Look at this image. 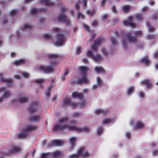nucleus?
Here are the masks:
<instances>
[{
    "label": "nucleus",
    "instance_id": "nucleus-1",
    "mask_svg": "<svg viewBox=\"0 0 158 158\" xmlns=\"http://www.w3.org/2000/svg\"><path fill=\"white\" fill-rule=\"evenodd\" d=\"M68 128L70 130H74L78 132H89V127L88 126H85L83 127H77L76 126H71L67 125H59L56 124L52 128V131L53 132L62 131L63 130Z\"/></svg>",
    "mask_w": 158,
    "mask_h": 158
},
{
    "label": "nucleus",
    "instance_id": "nucleus-2",
    "mask_svg": "<svg viewBox=\"0 0 158 158\" xmlns=\"http://www.w3.org/2000/svg\"><path fill=\"white\" fill-rule=\"evenodd\" d=\"M79 69L81 73V77L78 78L75 83L79 85H81L83 83L87 84L88 81L87 77V75L89 70L88 68L86 66H80Z\"/></svg>",
    "mask_w": 158,
    "mask_h": 158
},
{
    "label": "nucleus",
    "instance_id": "nucleus-3",
    "mask_svg": "<svg viewBox=\"0 0 158 158\" xmlns=\"http://www.w3.org/2000/svg\"><path fill=\"white\" fill-rule=\"evenodd\" d=\"M135 35L133 36H132L131 33L129 32L128 33H123L122 37L123 38L122 43L124 49L127 48V44L126 43L125 38L126 37L130 42L135 43L137 41V37L138 35V31L135 32Z\"/></svg>",
    "mask_w": 158,
    "mask_h": 158
},
{
    "label": "nucleus",
    "instance_id": "nucleus-4",
    "mask_svg": "<svg viewBox=\"0 0 158 158\" xmlns=\"http://www.w3.org/2000/svg\"><path fill=\"white\" fill-rule=\"evenodd\" d=\"M61 13L58 18V20L60 22H62L65 23L66 26H69L71 25L70 19L67 18L64 13L66 11V9L65 7H61L60 9Z\"/></svg>",
    "mask_w": 158,
    "mask_h": 158
},
{
    "label": "nucleus",
    "instance_id": "nucleus-5",
    "mask_svg": "<svg viewBox=\"0 0 158 158\" xmlns=\"http://www.w3.org/2000/svg\"><path fill=\"white\" fill-rule=\"evenodd\" d=\"M56 37L57 41L55 42V45L58 46H62L65 39L64 35L61 33H58L57 34Z\"/></svg>",
    "mask_w": 158,
    "mask_h": 158
},
{
    "label": "nucleus",
    "instance_id": "nucleus-6",
    "mask_svg": "<svg viewBox=\"0 0 158 158\" xmlns=\"http://www.w3.org/2000/svg\"><path fill=\"white\" fill-rule=\"evenodd\" d=\"M104 39L102 37L98 38L94 41L91 47V49L93 51L97 52L98 47L100 46L102 43L104 42Z\"/></svg>",
    "mask_w": 158,
    "mask_h": 158
},
{
    "label": "nucleus",
    "instance_id": "nucleus-7",
    "mask_svg": "<svg viewBox=\"0 0 158 158\" xmlns=\"http://www.w3.org/2000/svg\"><path fill=\"white\" fill-rule=\"evenodd\" d=\"M21 148L20 147L11 145V149L9 150L8 152H3V154L5 155H9L16 153H21Z\"/></svg>",
    "mask_w": 158,
    "mask_h": 158
},
{
    "label": "nucleus",
    "instance_id": "nucleus-8",
    "mask_svg": "<svg viewBox=\"0 0 158 158\" xmlns=\"http://www.w3.org/2000/svg\"><path fill=\"white\" fill-rule=\"evenodd\" d=\"M133 17L130 16L128 17L127 19L123 21V23L125 26H130L132 28H135L136 27V25L133 23Z\"/></svg>",
    "mask_w": 158,
    "mask_h": 158
},
{
    "label": "nucleus",
    "instance_id": "nucleus-9",
    "mask_svg": "<svg viewBox=\"0 0 158 158\" xmlns=\"http://www.w3.org/2000/svg\"><path fill=\"white\" fill-rule=\"evenodd\" d=\"M63 144V141L60 139H53L52 141L49 142L47 145L48 147H58L61 146Z\"/></svg>",
    "mask_w": 158,
    "mask_h": 158
},
{
    "label": "nucleus",
    "instance_id": "nucleus-10",
    "mask_svg": "<svg viewBox=\"0 0 158 158\" xmlns=\"http://www.w3.org/2000/svg\"><path fill=\"white\" fill-rule=\"evenodd\" d=\"M39 69L45 73H52L54 70V68L52 66H48L47 67L41 66L39 67Z\"/></svg>",
    "mask_w": 158,
    "mask_h": 158
},
{
    "label": "nucleus",
    "instance_id": "nucleus-11",
    "mask_svg": "<svg viewBox=\"0 0 158 158\" xmlns=\"http://www.w3.org/2000/svg\"><path fill=\"white\" fill-rule=\"evenodd\" d=\"M62 103L64 105L72 106L73 109H75L77 106V104L75 102H71L70 100L68 98H66L63 101Z\"/></svg>",
    "mask_w": 158,
    "mask_h": 158
},
{
    "label": "nucleus",
    "instance_id": "nucleus-12",
    "mask_svg": "<svg viewBox=\"0 0 158 158\" xmlns=\"http://www.w3.org/2000/svg\"><path fill=\"white\" fill-rule=\"evenodd\" d=\"M38 102L37 101L32 102L31 106L27 109V110L29 113L31 114L35 113L37 111V108L35 106V105H38Z\"/></svg>",
    "mask_w": 158,
    "mask_h": 158
},
{
    "label": "nucleus",
    "instance_id": "nucleus-13",
    "mask_svg": "<svg viewBox=\"0 0 158 158\" xmlns=\"http://www.w3.org/2000/svg\"><path fill=\"white\" fill-rule=\"evenodd\" d=\"M47 11V8H41L40 9L36 8H34L31 10V14L32 15H35L39 12H45Z\"/></svg>",
    "mask_w": 158,
    "mask_h": 158
},
{
    "label": "nucleus",
    "instance_id": "nucleus-14",
    "mask_svg": "<svg viewBox=\"0 0 158 158\" xmlns=\"http://www.w3.org/2000/svg\"><path fill=\"white\" fill-rule=\"evenodd\" d=\"M0 79L2 82L6 83L9 86L13 83L12 80L11 79H5L3 77V74L2 73H0Z\"/></svg>",
    "mask_w": 158,
    "mask_h": 158
},
{
    "label": "nucleus",
    "instance_id": "nucleus-15",
    "mask_svg": "<svg viewBox=\"0 0 158 158\" xmlns=\"http://www.w3.org/2000/svg\"><path fill=\"white\" fill-rule=\"evenodd\" d=\"M63 155L62 152L57 150L55 151L50 152L51 157L56 158Z\"/></svg>",
    "mask_w": 158,
    "mask_h": 158
},
{
    "label": "nucleus",
    "instance_id": "nucleus-16",
    "mask_svg": "<svg viewBox=\"0 0 158 158\" xmlns=\"http://www.w3.org/2000/svg\"><path fill=\"white\" fill-rule=\"evenodd\" d=\"M11 95V92L9 90L5 91L3 95V97L0 98V102H2L4 100L3 98H8Z\"/></svg>",
    "mask_w": 158,
    "mask_h": 158
},
{
    "label": "nucleus",
    "instance_id": "nucleus-17",
    "mask_svg": "<svg viewBox=\"0 0 158 158\" xmlns=\"http://www.w3.org/2000/svg\"><path fill=\"white\" fill-rule=\"evenodd\" d=\"M40 119V116L38 115H33L28 119V120L31 122H39Z\"/></svg>",
    "mask_w": 158,
    "mask_h": 158
},
{
    "label": "nucleus",
    "instance_id": "nucleus-18",
    "mask_svg": "<svg viewBox=\"0 0 158 158\" xmlns=\"http://www.w3.org/2000/svg\"><path fill=\"white\" fill-rule=\"evenodd\" d=\"M83 149L80 148L77 151V154H73L69 156V158H77L80 156V155L82 152Z\"/></svg>",
    "mask_w": 158,
    "mask_h": 158
},
{
    "label": "nucleus",
    "instance_id": "nucleus-19",
    "mask_svg": "<svg viewBox=\"0 0 158 158\" xmlns=\"http://www.w3.org/2000/svg\"><path fill=\"white\" fill-rule=\"evenodd\" d=\"M38 128V127L35 126H30L26 127L24 130L25 132H29L35 131Z\"/></svg>",
    "mask_w": 158,
    "mask_h": 158
},
{
    "label": "nucleus",
    "instance_id": "nucleus-20",
    "mask_svg": "<svg viewBox=\"0 0 158 158\" xmlns=\"http://www.w3.org/2000/svg\"><path fill=\"white\" fill-rule=\"evenodd\" d=\"M40 3L49 7H51L54 5V2H51L49 0H41Z\"/></svg>",
    "mask_w": 158,
    "mask_h": 158
},
{
    "label": "nucleus",
    "instance_id": "nucleus-21",
    "mask_svg": "<svg viewBox=\"0 0 158 158\" xmlns=\"http://www.w3.org/2000/svg\"><path fill=\"white\" fill-rule=\"evenodd\" d=\"M76 139L75 137H72L70 139L71 147L69 148V150L71 151L73 150L75 146V143Z\"/></svg>",
    "mask_w": 158,
    "mask_h": 158
},
{
    "label": "nucleus",
    "instance_id": "nucleus-22",
    "mask_svg": "<svg viewBox=\"0 0 158 158\" xmlns=\"http://www.w3.org/2000/svg\"><path fill=\"white\" fill-rule=\"evenodd\" d=\"M80 148H83V149L82 152L80 155V156H81L83 158H86L89 156L90 153L88 151H85V147H82Z\"/></svg>",
    "mask_w": 158,
    "mask_h": 158
},
{
    "label": "nucleus",
    "instance_id": "nucleus-23",
    "mask_svg": "<svg viewBox=\"0 0 158 158\" xmlns=\"http://www.w3.org/2000/svg\"><path fill=\"white\" fill-rule=\"evenodd\" d=\"M72 96L74 98H78L79 99L81 100L83 97V94L82 93H77L76 92H73Z\"/></svg>",
    "mask_w": 158,
    "mask_h": 158
},
{
    "label": "nucleus",
    "instance_id": "nucleus-24",
    "mask_svg": "<svg viewBox=\"0 0 158 158\" xmlns=\"http://www.w3.org/2000/svg\"><path fill=\"white\" fill-rule=\"evenodd\" d=\"M92 59L97 62L101 61L102 60L101 55L100 54H98L94 56Z\"/></svg>",
    "mask_w": 158,
    "mask_h": 158
},
{
    "label": "nucleus",
    "instance_id": "nucleus-25",
    "mask_svg": "<svg viewBox=\"0 0 158 158\" xmlns=\"http://www.w3.org/2000/svg\"><path fill=\"white\" fill-rule=\"evenodd\" d=\"M141 84H145L147 88H149L152 85L151 83L149 80H144L140 82Z\"/></svg>",
    "mask_w": 158,
    "mask_h": 158
},
{
    "label": "nucleus",
    "instance_id": "nucleus-26",
    "mask_svg": "<svg viewBox=\"0 0 158 158\" xmlns=\"http://www.w3.org/2000/svg\"><path fill=\"white\" fill-rule=\"evenodd\" d=\"M25 63V60L23 59H21L19 60H16L14 61V64L16 66H19L21 64H23Z\"/></svg>",
    "mask_w": 158,
    "mask_h": 158
},
{
    "label": "nucleus",
    "instance_id": "nucleus-27",
    "mask_svg": "<svg viewBox=\"0 0 158 158\" xmlns=\"http://www.w3.org/2000/svg\"><path fill=\"white\" fill-rule=\"evenodd\" d=\"M131 9V7L128 5H124L123 7V11L125 13H128Z\"/></svg>",
    "mask_w": 158,
    "mask_h": 158
},
{
    "label": "nucleus",
    "instance_id": "nucleus-28",
    "mask_svg": "<svg viewBox=\"0 0 158 158\" xmlns=\"http://www.w3.org/2000/svg\"><path fill=\"white\" fill-rule=\"evenodd\" d=\"M29 98L27 97H20L18 100V102L21 103H24L28 101Z\"/></svg>",
    "mask_w": 158,
    "mask_h": 158
},
{
    "label": "nucleus",
    "instance_id": "nucleus-29",
    "mask_svg": "<svg viewBox=\"0 0 158 158\" xmlns=\"http://www.w3.org/2000/svg\"><path fill=\"white\" fill-rule=\"evenodd\" d=\"M141 61L144 63L146 65H148L150 63V61L148 56H145L143 58Z\"/></svg>",
    "mask_w": 158,
    "mask_h": 158
},
{
    "label": "nucleus",
    "instance_id": "nucleus-30",
    "mask_svg": "<svg viewBox=\"0 0 158 158\" xmlns=\"http://www.w3.org/2000/svg\"><path fill=\"white\" fill-rule=\"evenodd\" d=\"M146 25L149 32H152L155 30L154 27L152 26L150 23L149 22H147Z\"/></svg>",
    "mask_w": 158,
    "mask_h": 158
},
{
    "label": "nucleus",
    "instance_id": "nucleus-31",
    "mask_svg": "<svg viewBox=\"0 0 158 158\" xmlns=\"http://www.w3.org/2000/svg\"><path fill=\"white\" fill-rule=\"evenodd\" d=\"M95 70L96 72L98 73H104L105 70L102 67H99L98 66H96L95 68Z\"/></svg>",
    "mask_w": 158,
    "mask_h": 158
},
{
    "label": "nucleus",
    "instance_id": "nucleus-32",
    "mask_svg": "<svg viewBox=\"0 0 158 158\" xmlns=\"http://www.w3.org/2000/svg\"><path fill=\"white\" fill-rule=\"evenodd\" d=\"M28 133L21 132L18 134V138L19 139L24 138L28 135Z\"/></svg>",
    "mask_w": 158,
    "mask_h": 158
},
{
    "label": "nucleus",
    "instance_id": "nucleus-33",
    "mask_svg": "<svg viewBox=\"0 0 158 158\" xmlns=\"http://www.w3.org/2000/svg\"><path fill=\"white\" fill-rule=\"evenodd\" d=\"M40 157L41 158H51L50 152L42 153Z\"/></svg>",
    "mask_w": 158,
    "mask_h": 158
},
{
    "label": "nucleus",
    "instance_id": "nucleus-34",
    "mask_svg": "<svg viewBox=\"0 0 158 158\" xmlns=\"http://www.w3.org/2000/svg\"><path fill=\"white\" fill-rule=\"evenodd\" d=\"M69 120V118L67 117H64L58 120V123H62L64 122H67Z\"/></svg>",
    "mask_w": 158,
    "mask_h": 158
},
{
    "label": "nucleus",
    "instance_id": "nucleus-35",
    "mask_svg": "<svg viewBox=\"0 0 158 158\" xmlns=\"http://www.w3.org/2000/svg\"><path fill=\"white\" fill-rule=\"evenodd\" d=\"M96 12V11L94 9L92 11L89 10L86 11V14L90 16H92L95 14Z\"/></svg>",
    "mask_w": 158,
    "mask_h": 158
},
{
    "label": "nucleus",
    "instance_id": "nucleus-36",
    "mask_svg": "<svg viewBox=\"0 0 158 158\" xmlns=\"http://www.w3.org/2000/svg\"><path fill=\"white\" fill-rule=\"evenodd\" d=\"M105 112L102 109H98L95 111V114L97 115H99L102 114H105Z\"/></svg>",
    "mask_w": 158,
    "mask_h": 158
},
{
    "label": "nucleus",
    "instance_id": "nucleus-37",
    "mask_svg": "<svg viewBox=\"0 0 158 158\" xmlns=\"http://www.w3.org/2000/svg\"><path fill=\"white\" fill-rule=\"evenodd\" d=\"M135 87L134 86H131L128 89L127 94L128 95H130L133 93Z\"/></svg>",
    "mask_w": 158,
    "mask_h": 158
},
{
    "label": "nucleus",
    "instance_id": "nucleus-38",
    "mask_svg": "<svg viewBox=\"0 0 158 158\" xmlns=\"http://www.w3.org/2000/svg\"><path fill=\"white\" fill-rule=\"evenodd\" d=\"M59 57V55L56 54H52L48 55V57L49 59H55Z\"/></svg>",
    "mask_w": 158,
    "mask_h": 158
},
{
    "label": "nucleus",
    "instance_id": "nucleus-39",
    "mask_svg": "<svg viewBox=\"0 0 158 158\" xmlns=\"http://www.w3.org/2000/svg\"><path fill=\"white\" fill-rule=\"evenodd\" d=\"M80 17H81L82 19H84L85 18V16L80 12L78 11L77 16V19L78 20H79Z\"/></svg>",
    "mask_w": 158,
    "mask_h": 158
},
{
    "label": "nucleus",
    "instance_id": "nucleus-40",
    "mask_svg": "<svg viewBox=\"0 0 158 158\" xmlns=\"http://www.w3.org/2000/svg\"><path fill=\"white\" fill-rule=\"evenodd\" d=\"M103 128L102 127H99L98 128L97 132V135H101L102 133Z\"/></svg>",
    "mask_w": 158,
    "mask_h": 158
},
{
    "label": "nucleus",
    "instance_id": "nucleus-41",
    "mask_svg": "<svg viewBox=\"0 0 158 158\" xmlns=\"http://www.w3.org/2000/svg\"><path fill=\"white\" fill-rule=\"evenodd\" d=\"M112 119L110 118H106L103 122V124H106L107 123H110L112 122Z\"/></svg>",
    "mask_w": 158,
    "mask_h": 158
},
{
    "label": "nucleus",
    "instance_id": "nucleus-42",
    "mask_svg": "<svg viewBox=\"0 0 158 158\" xmlns=\"http://www.w3.org/2000/svg\"><path fill=\"white\" fill-rule=\"evenodd\" d=\"M18 13V11L15 9L11 10L9 13V15L12 16L15 15Z\"/></svg>",
    "mask_w": 158,
    "mask_h": 158
},
{
    "label": "nucleus",
    "instance_id": "nucleus-43",
    "mask_svg": "<svg viewBox=\"0 0 158 158\" xmlns=\"http://www.w3.org/2000/svg\"><path fill=\"white\" fill-rule=\"evenodd\" d=\"M145 127V124L142 121H139V129H143Z\"/></svg>",
    "mask_w": 158,
    "mask_h": 158
},
{
    "label": "nucleus",
    "instance_id": "nucleus-44",
    "mask_svg": "<svg viewBox=\"0 0 158 158\" xmlns=\"http://www.w3.org/2000/svg\"><path fill=\"white\" fill-rule=\"evenodd\" d=\"M87 55L88 57L91 58H93L94 56L92 52L90 50H88L87 51Z\"/></svg>",
    "mask_w": 158,
    "mask_h": 158
},
{
    "label": "nucleus",
    "instance_id": "nucleus-45",
    "mask_svg": "<svg viewBox=\"0 0 158 158\" xmlns=\"http://www.w3.org/2000/svg\"><path fill=\"white\" fill-rule=\"evenodd\" d=\"M80 1H77L76 2L75 4V9L76 10H78L80 8Z\"/></svg>",
    "mask_w": 158,
    "mask_h": 158
},
{
    "label": "nucleus",
    "instance_id": "nucleus-46",
    "mask_svg": "<svg viewBox=\"0 0 158 158\" xmlns=\"http://www.w3.org/2000/svg\"><path fill=\"white\" fill-rule=\"evenodd\" d=\"M83 26L85 30L89 33L90 32V28L89 26L86 24H83Z\"/></svg>",
    "mask_w": 158,
    "mask_h": 158
},
{
    "label": "nucleus",
    "instance_id": "nucleus-47",
    "mask_svg": "<svg viewBox=\"0 0 158 158\" xmlns=\"http://www.w3.org/2000/svg\"><path fill=\"white\" fill-rule=\"evenodd\" d=\"M145 94L143 91H141L139 93V96L142 99L145 98Z\"/></svg>",
    "mask_w": 158,
    "mask_h": 158
},
{
    "label": "nucleus",
    "instance_id": "nucleus-48",
    "mask_svg": "<svg viewBox=\"0 0 158 158\" xmlns=\"http://www.w3.org/2000/svg\"><path fill=\"white\" fill-rule=\"evenodd\" d=\"M23 28L24 29H31L32 28V26L28 24H26L23 26Z\"/></svg>",
    "mask_w": 158,
    "mask_h": 158
},
{
    "label": "nucleus",
    "instance_id": "nucleus-49",
    "mask_svg": "<svg viewBox=\"0 0 158 158\" xmlns=\"http://www.w3.org/2000/svg\"><path fill=\"white\" fill-rule=\"evenodd\" d=\"M43 37L45 39L49 40L51 39V36L50 34L46 33L43 35Z\"/></svg>",
    "mask_w": 158,
    "mask_h": 158
},
{
    "label": "nucleus",
    "instance_id": "nucleus-50",
    "mask_svg": "<svg viewBox=\"0 0 158 158\" xmlns=\"http://www.w3.org/2000/svg\"><path fill=\"white\" fill-rule=\"evenodd\" d=\"M102 52L103 54L105 56H107L108 54V52H107L106 49L103 48L102 49Z\"/></svg>",
    "mask_w": 158,
    "mask_h": 158
},
{
    "label": "nucleus",
    "instance_id": "nucleus-51",
    "mask_svg": "<svg viewBox=\"0 0 158 158\" xmlns=\"http://www.w3.org/2000/svg\"><path fill=\"white\" fill-rule=\"evenodd\" d=\"M35 81L36 83L41 84L44 82V80L42 79H38L35 80Z\"/></svg>",
    "mask_w": 158,
    "mask_h": 158
},
{
    "label": "nucleus",
    "instance_id": "nucleus-52",
    "mask_svg": "<svg viewBox=\"0 0 158 158\" xmlns=\"http://www.w3.org/2000/svg\"><path fill=\"white\" fill-rule=\"evenodd\" d=\"M76 52L77 54H79L81 52V47L78 46L77 48Z\"/></svg>",
    "mask_w": 158,
    "mask_h": 158
},
{
    "label": "nucleus",
    "instance_id": "nucleus-53",
    "mask_svg": "<svg viewBox=\"0 0 158 158\" xmlns=\"http://www.w3.org/2000/svg\"><path fill=\"white\" fill-rule=\"evenodd\" d=\"M110 40H111L112 44L113 45H115L116 44L117 41L114 37H111L110 38Z\"/></svg>",
    "mask_w": 158,
    "mask_h": 158
},
{
    "label": "nucleus",
    "instance_id": "nucleus-54",
    "mask_svg": "<svg viewBox=\"0 0 158 158\" xmlns=\"http://www.w3.org/2000/svg\"><path fill=\"white\" fill-rule=\"evenodd\" d=\"M147 37L148 40H152L155 38V36L153 35H149L147 36Z\"/></svg>",
    "mask_w": 158,
    "mask_h": 158
},
{
    "label": "nucleus",
    "instance_id": "nucleus-55",
    "mask_svg": "<svg viewBox=\"0 0 158 158\" xmlns=\"http://www.w3.org/2000/svg\"><path fill=\"white\" fill-rule=\"evenodd\" d=\"M80 115V113L78 112H76L74 113L73 114V116L74 117H78Z\"/></svg>",
    "mask_w": 158,
    "mask_h": 158
},
{
    "label": "nucleus",
    "instance_id": "nucleus-56",
    "mask_svg": "<svg viewBox=\"0 0 158 158\" xmlns=\"http://www.w3.org/2000/svg\"><path fill=\"white\" fill-rule=\"evenodd\" d=\"M97 83L98 85H101L102 81L100 77H98L97 78Z\"/></svg>",
    "mask_w": 158,
    "mask_h": 158
},
{
    "label": "nucleus",
    "instance_id": "nucleus-57",
    "mask_svg": "<svg viewBox=\"0 0 158 158\" xmlns=\"http://www.w3.org/2000/svg\"><path fill=\"white\" fill-rule=\"evenodd\" d=\"M22 74L24 77L25 78H27L29 77V74L27 72H23Z\"/></svg>",
    "mask_w": 158,
    "mask_h": 158
},
{
    "label": "nucleus",
    "instance_id": "nucleus-58",
    "mask_svg": "<svg viewBox=\"0 0 158 158\" xmlns=\"http://www.w3.org/2000/svg\"><path fill=\"white\" fill-rule=\"evenodd\" d=\"M98 25V23L97 21L94 20L93 21L92 24V26H96Z\"/></svg>",
    "mask_w": 158,
    "mask_h": 158
},
{
    "label": "nucleus",
    "instance_id": "nucleus-59",
    "mask_svg": "<svg viewBox=\"0 0 158 158\" xmlns=\"http://www.w3.org/2000/svg\"><path fill=\"white\" fill-rule=\"evenodd\" d=\"M158 154V151L157 150H154L152 152V154L154 156H156Z\"/></svg>",
    "mask_w": 158,
    "mask_h": 158
},
{
    "label": "nucleus",
    "instance_id": "nucleus-60",
    "mask_svg": "<svg viewBox=\"0 0 158 158\" xmlns=\"http://www.w3.org/2000/svg\"><path fill=\"white\" fill-rule=\"evenodd\" d=\"M2 22L4 25L7 22V19L6 18H3L2 20Z\"/></svg>",
    "mask_w": 158,
    "mask_h": 158
},
{
    "label": "nucleus",
    "instance_id": "nucleus-61",
    "mask_svg": "<svg viewBox=\"0 0 158 158\" xmlns=\"http://www.w3.org/2000/svg\"><path fill=\"white\" fill-rule=\"evenodd\" d=\"M87 1L88 0H82L84 7H87Z\"/></svg>",
    "mask_w": 158,
    "mask_h": 158
},
{
    "label": "nucleus",
    "instance_id": "nucleus-62",
    "mask_svg": "<svg viewBox=\"0 0 158 158\" xmlns=\"http://www.w3.org/2000/svg\"><path fill=\"white\" fill-rule=\"evenodd\" d=\"M152 18L153 19L156 20L158 19V15L156 14H155L152 15Z\"/></svg>",
    "mask_w": 158,
    "mask_h": 158
},
{
    "label": "nucleus",
    "instance_id": "nucleus-63",
    "mask_svg": "<svg viewBox=\"0 0 158 158\" xmlns=\"http://www.w3.org/2000/svg\"><path fill=\"white\" fill-rule=\"evenodd\" d=\"M112 10L113 12L115 13H116L117 12V10L116 8V7L114 6H112Z\"/></svg>",
    "mask_w": 158,
    "mask_h": 158
},
{
    "label": "nucleus",
    "instance_id": "nucleus-64",
    "mask_svg": "<svg viewBox=\"0 0 158 158\" xmlns=\"http://www.w3.org/2000/svg\"><path fill=\"white\" fill-rule=\"evenodd\" d=\"M52 31L55 32H58L60 31V29L58 27H55L52 30Z\"/></svg>",
    "mask_w": 158,
    "mask_h": 158
}]
</instances>
